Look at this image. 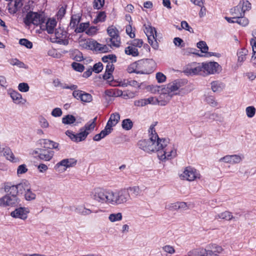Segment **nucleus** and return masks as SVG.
<instances>
[{
	"label": "nucleus",
	"mask_w": 256,
	"mask_h": 256,
	"mask_svg": "<svg viewBox=\"0 0 256 256\" xmlns=\"http://www.w3.org/2000/svg\"><path fill=\"white\" fill-rule=\"evenodd\" d=\"M107 32L110 38L106 39V42L111 48H118L120 45V38L118 30L114 26H109Z\"/></svg>",
	"instance_id": "obj_4"
},
{
	"label": "nucleus",
	"mask_w": 256,
	"mask_h": 256,
	"mask_svg": "<svg viewBox=\"0 0 256 256\" xmlns=\"http://www.w3.org/2000/svg\"><path fill=\"white\" fill-rule=\"evenodd\" d=\"M17 185L18 193L24 194L31 188L30 183L26 180H23Z\"/></svg>",
	"instance_id": "obj_29"
},
{
	"label": "nucleus",
	"mask_w": 256,
	"mask_h": 256,
	"mask_svg": "<svg viewBox=\"0 0 256 256\" xmlns=\"http://www.w3.org/2000/svg\"><path fill=\"white\" fill-rule=\"evenodd\" d=\"M151 138L147 140H142L138 142L139 148L148 153L154 152L153 146Z\"/></svg>",
	"instance_id": "obj_21"
},
{
	"label": "nucleus",
	"mask_w": 256,
	"mask_h": 256,
	"mask_svg": "<svg viewBox=\"0 0 256 256\" xmlns=\"http://www.w3.org/2000/svg\"><path fill=\"white\" fill-rule=\"evenodd\" d=\"M84 92V91L80 90H74L72 92V96L76 100H80L82 102Z\"/></svg>",
	"instance_id": "obj_62"
},
{
	"label": "nucleus",
	"mask_w": 256,
	"mask_h": 256,
	"mask_svg": "<svg viewBox=\"0 0 256 256\" xmlns=\"http://www.w3.org/2000/svg\"><path fill=\"white\" fill-rule=\"evenodd\" d=\"M204 249L206 251L204 254H203V256H219L218 254L215 253L214 250H212L208 246Z\"/></svg>",
	"instance_id": "obj_64"
},
{
	"label": "nucleus",
	"mask_w": 256,
	"mask_h": 256,
	"mask_svg": "<svg viewBox=\"0 0 256 256\" xmlns=\"http://www.w3.org/2000/svg\"><path fill=\"white\" fill-rule=\"evenodd\" d=\"M38 122L40 127L42 128H47L50 126L48 122L42 116H40L38 118Z\"/></svg>",
	"instance_id": "obj_50"
},
{
	"label": "nucleus",
	"mask_w": 256,
	"mask_h": 256,
	"mask_svg": "<svg viewBox=\"0 0 256 256\" xmlns=\"http://www.w3.org/2000/svg\"><path fill=\"white\" fill-rule=\"evenodd\" d=\"M92 100V96L87 92H84L82 98V102H90Z\"/></svg>",
	"instance_id": "obj_61"
},
{
	"label": "nucleus",
	"mask_w": 256,
	"mask_h": 256,
	"mask_svg": "<svg viewBox=\"0 0 256 256\" xmlns=\"http://www.w3.org/2000/svg\"><path fill=\"white\" fill-rule=\"evenodd\" d=\"M248 54V50L246 48H242L238 50L236 55L238 56L237 65L241 66L243 62L246 60V56Z\"/></svg>",
	"instance_id": "obj_25"
},
{
	"label": "nucleus",
	"mask_w": 256,
	"mask_h": 256,
	"mask_svg": "<svg viewBox=\"0 0 256 256\" xmlns=\"http://www.w3.org/2000/svg\"><path fill=\"white\" fill-rule=\"evenodd\" d=\"M231 12L234 16H236V18L242 17L244 16V12L242 10V8H240L238 4L236 6H235L233 9H232Z\"/></svg>",
	"instance_id": "obj_39"
},
{
	"label": "nucleus",
	"mask_w": 256,
	"mask_h": 256,
	"mask_svg": "<svg viewBox=\"0 0 256 256\" xmlns=\"http://www.w3.org/2000/svg\"><path fill=\"white\" fill-rule=\"evenodd\" d=\"M163 144L164 146L158 154V158L163 161L175 158L176 156V149L174 144L170 142L168 139L166 140Z\"/></svg>",
	"instance_id": "obj_2"
},
{
	"label": "nucleus",
	"mask_w": 256,
	"mask_h": 256,
	"mask_svg": "<svg viewBox=\"0 0 256 256\" xmlns=\"http://www.w3.org/2000/svg\"><path fill=\"white\" fill-rule=\"evenodd\" d=\"M162 250L164 252L167 254H172L175 253V250L174 248L170 245H165L162 247Z\"/></svg>",
	"instance_id": "obj_59"
},
{
	"label": "nucleus",
	"mask_w": 256,
	"mask_h": 256,
	"mask_svg": "<svg viewBox=\"0 0 256 256\" xmlns=\"http://www.w3.org/2000/svg\"><path fill=\"white\" fill-rule=\"evenodd\" d=\"M4 192L6 194L18 196V191L17 185L12 184H6L4 187Z\"/></svg>",
	"instance_id": "obj_30"
},
{
	"label": "nucleus",
	"mask_w": 256,
	"mask_h": 256,
	"mask_svg": "<svg viewBox=\"0 0 256 256\" xmlns=\"http://www.w3.org/2000/svg\"><path fill=\"white\" fill-rule=\"evenodd\" d=\"M96 120L97 117H95L86 124L84 127L81 128L88 136L94 130L96 126Z\"/></svg>",
	"instance_id": "obj_27"
},
{
	"label": "nucleus",
	"mask_w": 256,
	"mask_h": 256,
	"mask_svg": "<svg viewBox=\"0 0 256 256\" xmlns=\"http://www.w3.org/2000/svg\"><path fill=\"white\" fill-rule=\"evenodd\" d=\"M172 96L168 92H165L164 88L162 90V92L160 94L158 98L159 105L166 106L171 100Z\"/></svg>",
	"instance_id": "obj_24"
},
{
	"label": "nucleus",
	"mask_w": 256,
	"mask_h": 256,
	"mask_svg": "<svg viewBox=\"0 0 256 256\" xmlns=\"http://www.w3.org/2000/svg\"><path fill=\"white\" fill-rule=\"evenodd\" d=\"M234 19H236V23H238L242 26H248L249 23L248 20L247 18L244 17V16L242 17H236Z\"/></svg>",
	"instance_id": "obj_45"
},
{
	"label": "nucleus",
	"mask_w": 256,
	"mask_h": 256,
	"mask_svg": "<svg viewBox=\"0 0 256 256\" xmlns=\"http://www.w3.org/2000/svg\"><path fill=\"white\" fill-rule=\"evenodd\" d=\"M256 112V109L254 106H249L246 108V113L248 118H253Z\"/></svg>",
	"instance_id": "obj_46"
},
{
	"label": "nucleus",
	"mask_w": 256,
	"mask_h": 256,
	"mask_svg": "<svg viewBox=\"0 0 256 256\" xmlns=\"http://www.w3.org/2000/svg\"><path fill=\"white\" fill-rule=\"evenodd\" d=\"M18 90L22 92H28L30 90L28 84L26 82L20 83L18 86Z\"/></svg>",
	"instance_id": "obj_56"
},
{
	"label": "nucleus",
	"mask_w": 256,
	"mask_h": 256,
	"mask_svg": "<svg viewBox=\"0 0 256 256\" xmlns=\"http://www.w3.org/2000/svg\"><path fill=\"white\" fill-rule=\"evenodd\" d=\"M76 120V118L70 114H68L62 118V122L64 124H74Z\"/></svg>",
	"instance_id": "obj_41"
},
{
	"label": "nucleus",
	"mask_w": 256,
	"mask_h": 256,
	"mask_svg": "<svg viewBox=\"0 0 256 256\" xmlns=\"http://www.w3.org/2000/svg\"><path fill=\"white\" fill-rule=\"evenodd\" d=\"M24 198L26 200L31 201L36 198V194L32 190L31 188L24 194Z\"/></svg>",
	"instance_id": "obj_43"
},
{
	"label": "nucleus",
	"mask_w": 256,
	"mask_h": 256,
	"mask_svg": "<svg viewBox=\"0 0 256 256\" xmlns=\"http://www.w3.org/2000/svg\"><path fill=\"white\" fill-rule=\"evenodd\" d=\"M240 8L245 14L246 12L248 11L251 9V4L248 0H242L238 4Z\"/></svg>",
	"instance_id": "obj_40"
},
{
	"label": "nucleus",
	"mask_w": 256,
	"mask_h": 256,
	"mask_svg": "<svg viewBox=\"0 0 256 256\" xmlns=\"http://www.w3.org/2000/svg\"><path fill=\"white\" fill-rule=\"evenodd\" d=\"M172 207L175 210L181 209L186 210L188 209V206L186 203L184 202H178L172 204Z\"/></svg>",
	"instance_id": "obj_47"
},
{
	"label": "nucleus",
	"mask_w": 256,
	"mask_h": 256,
	"mask_svg": "<svg viewBox=\"0 0 256 256\" xmlns=\"http://www.w3.org/2000/svg\"><path fill=\"white\" fill-rule=\"evenodd\" d=\"M110 130H109L105 126L104 128L102 130L100 133L96 134L93 137V140L96 142H99L102 138H104L106 136L111 133Z\"/></svg>",
	"instance_id": "obj_34"
},
{
	"label": "nucleus",
	"mask_w": 256,
	"mask_h": 256,
	"mask_svg": "<svg viewBox=\"0 0 256 256\" xmlns=\"http://www.w3.org/2000/svg\"><path fill=\"white\" fill-rule=\"evenodd\" d=\"M206 250L203 248H198L190 250L188 252V256H203Z\"/></svg>",
	"instance_id": "obj_37"
},
{
	"label": "nucleus",
	"mask_w": 256,
	"mask_h": 256,
	"mask_svg": "<svg viewBox=\"0 0 256 256\" xmlns=\"http://www.w3.org/2000/svg\"><path fill=\"white\" fill-rule=\"evenodd\" d=\"M185 72L190 75H201L203 76L202 62L190 64L186 67Z\"/></svg>",
	"instance_id": "obj_18"
},
{
	"label": "nucleus",
	"mask_w": 256,
	"mask_h": 256,
	"mask_svg": "<svg viewBox=\"0 0 256 256\" xmlns=\"http://www.w3.org/2000/svg\"><path fill=\"white\" fill-rule=\"evenodd\" d=\"M205 102L211 106L215 107L218 106V102L216 100L214 96H207L206 97Z\"/></svg>",
	"instance_id": "obj_48"
},
{
	"label": "nucleus",
	"mask_w": 256,
	"mask_h": 256,
	"mask_svg": "<svg viewBox=\"0 0 256 256\" xmlns=\"http://www.w3.org/2000/svg\"><path fill=\"white\" fill-rule=\"evenodd\" d=\"M225 88L224 83L220 81H214L211 82V88L214 92H220Z\"/></svg>",
	"instance_id": "obj_33"
},
{
	"label": "nucleus",
	"mask_w": 256,
	"mask_h": 256,
	"mask_svg": "<svg viewBox=\"0 0 256 256\" xmlns=\"http://www.w3.org/2000/svg\"><path fill=\"white\" fill-rule=\"evenodd\" d=\"M30 212L28 208L26 207H20L16 208L10 212V216L14 218H19L22 220H26L28 218V215Z\"/></svg>",
	"instance_id": "obj_17"
},
{
	"label": "nucleus",
	"mask_w": 256,
	"mask_h": 256,
	"mask_svg": "<svg viewBox=\"0 0 256 256\" xmlns=\"http://www.w3.org/2000/svg\"><path fill=\"white\" fill-rule=\"evenodd\" d=\"M203 76L214 74L218 72L220 69V64L214 62H202Z\"/></svg>",
	"instance_id": "obj_10"
},
{
	"label": "nucleus",
	"mask_w": 256,
	"mask_h": 256,
	"mask_svg": "<svg viewBox=\"0 0 256 256\" xmlns=\"http://www.w3.org/2000/svg\"><path fill=\"white\" fill-rule=\"evenodd\" d=\"M152 144V146L154 149V152H156L157 155L158 156V152L161 150L162 146L164 144V142L166 140V138H156L154 137V138H151Z\"/></svg>",
	"instance_id": "obj_23"
},
{
	"label": "nucleus",
	"mask_w": 256,
	"mask_h": 256,
	"mask_svg": "<svg viewBox=\"0 0 256 256\" xmlns=\"http://www.w3.org/2000/svg\"><path fill=\"white\" fill-rule=\"evenodd\" d=\"M77 160L74 158L63 159L56 164L55 168L58 172H64L68 168L74 166Z\"/></svg>",
	"instance_id": "obj_13"
},
{
	"label": "nucleus",
	"mask_w": 256,
	"mask_h": 256,
	"mask_svg": "<svg viewBox=\"0 0 256 256\" xmlns=\"http://www.w3.org/2000/svg\"><path fill=\"white\" fill-rule=\"evenodd\" d=\"M182 86V83L180 80H176L168 84L164 88L165 92H168L170 95L174 96L179 94L180 89Z\"/></svg>",
	"instance_id": "obj_14"
},
{
	"label": "nucleus",
	"mask_w": 256,
	"mask_h": 256,
	"mask_svg": "<svg viewBox=\"0 0 256 256\" xmlns=\"http://www.w3.org/2000/svg\"><path fill=\"white\" fill-rule=\"evenodd\" d=\"M179 176L181 180L194 181L197 178H200V174L195 168L188 166L184 169Z\"/></svg>",
	"instance_id": "obj_9"
},
{
	"label": "nucleus",
	"mask_w": 256,
	"mask_h": 256,
	"mask_svg": "<svg viewBox=\"0 0 256 256\" xmlns=\"http://www.w3.org/2000/svg\"><path fill=\"white\" fill-rule=\"evenodd\" d=\"M65 134L71 140L76 143L85 140L88 136L86 134L81 128L78 133L75 134L72 130H68Z\"/></svg>",
	"instance_id": "obj_16"
},
{
	"label": "nucleus",
	"mask_w": 256,
	"mask_h": 256,
	"mask_svg": "<svg viewBox=\"0 0 256 256\" xmlns=\"http://www.w3.org/2000/svg\"><path fill=\"white\" fill-rule=\"evenodd\" d=\"M54 42L64 45L68 44V40L66 38L67 32L64 30V28L58 27V28L56 29L54 32Z\"/></svg>",
	"instance_id": "obj_15"
},
{
	"label": "nucleus",
	"mask_w": 256,
	"mask_h": 256,
	"mask_svg": "<svg viewBox=\"0 0 256 256\" xmlns=\"http://www.w3.org/2000/svg\"><path fill=\"white\" fill-rule=\"evenodd\" d=\"M130 200V195L124 188L112 190L113 206H118L127 203Z\"/></svg>",
	"instance_id": "obj_3"
},
{
	"label": "nucleus",
	"mask_w": 256,
	"mask_h": 256,
	"mask_svg": "<svg viewBox=\"0 0 256 256\" xmlns=\"http://www.w3.org/2000/svg\"><path fill=\"white\" fill-rule=\"evenodd\" d=\"M144 30L146 34L148 42L154 50L158 48V44L156 40V31L154 27H152L150 24L148 22L144 24Z\"/></svg>",
	"instance_id": "obj_5"
},
{
	"label": "nucleus",
	"mask_w": 256,
	"mask_h": 256,
	"mask_svg": "<svg viewBox=\"0 0 256 256\" xmlns=\"http://www.w3.org/2000/svg\"><path fill=\"white\" fill-rule=\"evenodd\" d=\"M19 44L28 48H32V43L27 39H20L19 41Z\"/></svg>",
	"instance_id": "obj_60"
},
{
	"label": "nucleus",
	"mask_w": 256,
	"mask_h": 256,
	"mask_svg": "<svg viewBox=\"0 0 256 256\" xmlns=\"http://www.w3.org/2000/svg\"><path fill=\"white\" fill-rule=\"evenodd\" d=\"M156 124H152L148 130L150 138H154V137H156V138H159L157 133L156 132V130L154 128Z\"/></svg>",
	"instance_id": "obj_57"
},
{
	"label": "nucleus",
	"mask_w": 256,
	"mask_h": 256,
	"mask_svg": "<svg viewBox=\"0 0 256 256\" xmlns=\"http://www.w3.org/2000/svg\"><path fill=\"white\" fill-rule=\"evenodd\" d=\"M56 21L54 18H49L46 23V30L48 34H53L56 25Z\"/></svg>",
	"instance_id": "obj_35"
},
{
	"label": "nucleus",
	"mask_w": 256,
	"mask_h": 256,
	"mask_svg": "<svg viewBox=\"0 0 256 256\" xmlns=\"http://www.w3.org/2000/svg\"><path fill=\"white\" fill-rule=\"evenodd\" d=\"M72 68L76 71L82 72L84 69V66L78 62H74L72 64Z\"/></svg>",
	"instance_id": "obj_63"
},
{
	"label": "nucleus",
	"mask_w": 256,
	"mask_h": 256,
	"mask_svg": "<svg viewBox=\"0 0 256 256\" xmlns=\"http://www.w3.org/2000/svg\"><path fill=\"white\" fill-rule=\"evenodd\" d=\"M122 219V212L112 213L108 215V220L111 222H120Z\"/></svg>",
	"instance_id": "obj_36"
},
{
	"label": "nucleus",
	"mask_w": 256,
	"mask_h": 256,
	"mask_svg": "<svg viewBox=\"0 0 256 256\" xmlns=\"http://www.w3.org/2000/svg\"><path fill=\"white\" fill-rule=\"evenodd\" d=\"M126 33L130 38H134L135 37L134 28L132 26V24H130L126 27Z\"/></svg>",
	"instance_id": "obj_55"
},
{
	"label": "nucleus",
	"mask_w": 256,
	"mask_h": 256,
	"mask_svg": "<svg viewBox=\"0 0 256 256\" xmlns=\"http://www.w3.org/2000/svg\"><path fill=\"white\" fill-rule=\"evenodd\" d=\"M10 4L12 6H14L15 10L14 11V12H15L18 8H20L22 6V0H12V1L11 2H10Z\"/></svg>",
	"instance_id": "obj_58"
},
{
	"label": "nucleus",
	"mask_w": 256,
	"mask_h": 256,
	"mask_svg": "<svg viewBox=\"0 0 256 256\" xmlns=\"http://www.w3.org/2000/svg\"><path fill=\"white\" fill-rule=\"evenodd\" d=\"M89 27V23L84 22L80 24L75 29V32L77 33H80L84 30Z\"/></svg>",
	"instance_id": "obj_53"
},
{
	"label": "nucleus",
	"mask_w": 256,
	"mask_h": 256,
	"mask_svg": "<svg viewBox=\"0 0 256 256\" xmlns=\"http://www.w3.org/2000/svg\"><path fill=\"white\" fill-rule=\"evenodd\" d=\"M102 60L104 62L107 64L110 62H115L116 61V57L114 54H108L104 56L102 58Z\"/></svg>",
	"instance_id": "obj_44"
},
{
	"label": "nucleus",
	"mask_w": 256,
	"mask_h": 256,
	"mask_svg": "<svg viewBox=\"0 0 256 256\" xmlns=\"http://www.w3.org/2000/svg\"><path fill=\"white\" fill-rule=\"evenodd\" d=\"M244 156L242 154H228L219 159L220 162H224L231 164H238L241 162L244 159Z\"/></svg>",
	"instance_id": "obj_12"
},
{
	"label": "nucleus",
	"mask_w": 256,
	"mask_h": 256,
	"mask_svg": "<svg viewBox=\"0 0 256 256\" xmlns=\"http://www.w3.org/2000/svg\"><path fill=\"white\" fill-rule=\"evenodd\" d=\"M196 46L198 48L200 49V51L202 53H206L208 50V46L206 42L204 41H200L197 43Z\"/></svg>",
	"instance_id": "obj_49"
},
{
	"label": "nucleus",
	"mask_w": 256,
	"mask_h": 256,
	"mask_svg": "<svg viewBox=\"0 0 256 256\" xmlns=\"http://www.w3.org/2000/svg\"><path fill=\"white\" fill-rule=\"evenodd\" d=\"M124 190H126L128 192L130 196L134 198L140 196L142 193V190L139 186H130L126 188H124Z\"/></svg>",
	"instance_id": "obj_31"
},
{
	"label": "nucleus",
	"mask_w": 256,
	"mask_h": 256,
	"mask_svg": "<svg viewBox=\"0 0 256 256\" xmlns=\"http://www.w3.org/2000/svg\"><path fill=\"white\" fill-rule=\"evenodd\" d=\"M3 155L6 158L12 162H17L19 161V159L16 158L11 149L8 147H6L2 150Z\"/></svg>",
	"instance_id": "obj_26"
},
{
	"label": "nucleus",
	"mask_w": 256,
	"mask_h": 256,
	"mask_svg": "<svg viewBox=\"0 0 256 256\" xmlns=\"http://www.w3.org/2000/svg\"><path fill=\"white\" fill-rule=\"evenodd\" d=\"M20 202L18 196L5 194L0 198V207L9 208L17 206Z\"/></svg>",
	"instance_id": "obj_7"
},
{
	"label": "nucleus",
	"mask_w": 256,
	"mask_h": 256,
	"mask_svg": "<svg viewBox=\"0 0 256 256\" xmlns=\"http://www.w3.org/2000/svg\"><path fill=\"white\" fill-rule=\"evenodd\" d=\"M7 92L12 99V102L16 104H24L26 102V100L22 98V94L16 90L9 88Z\"/></svg>",
	"instance_id": "obj_19"
},
{
	"label": "nucleus",
	"mask_w": 256,
	"mask_h": 256,
	"mask_svg": "<svg viewBox=\"0 0 256 256\" xmlns=\"http://www.w3.org/2000/svg\"><path fill=\"white\" fill-rule=\"evenodd\" d=\"M215 219H222L226 220H231L234 218L232 214V213L229 211H224V212L216 214L215 216Z\"/></svg>",
	"instance_id": "obj_32"
},
{
	"label": "nucleus",
	"mask_w": 256,
	"mask_h": 256,
	"mask_svg": "<svg viewBox=\"0 0 256 256\" xmlns=\"http://www.w3.org/2000/svg\"><path fill=\"white\" fill-rule=\"evenodd\" d=\"M122 126L123 129L128 130L132 128L133 122L130 119L126 118L122 120Z\"/></svg>",
	"instance_id": "obj_42"
},
{
	"label": "nucleus",
	"mask_w": 256,
	"mask_h": 256,
	"mask_svg": "<svg viewBox=\"0 0 256 256\" xmlns=\"http://www.w3.org/2000/svg\"><path fill=\"white\" fill-rule=\"evenodd\" d=\"M120 120V114L118 112H114L110 114L106 127L112 132V127L116 126Z\"/></svg>",
	"instance_id": "obj_22"
},
{
	"label": "nucleus",
	"mask_w": 256,
	"mask_h": 256,
	"mask_svg": "<svg viewBox=\"0 0 256 256\" xmlns=\"http://www.w3.org/2000/svg\"><path fill=\"white\" fill-rule=\"evenodd\" d=\"M80 46L86 50L106 52L108 51L109 48L106 45L102 44L93 40H88L80 42Z\"/></svg>",
	"instance_id": "obj_6"
},
{
	"label": "nucleus",
	"mask_w": 256,
	"mask_h": 256,
	"mask_svg": "<svg viewBox=\"0 0 256 256\" xmlns=\"http://www.w3.org/2000/svg\"><path fill=\"white\" fill-rule=\"evenodd\" d=\"M80 21V17L79 16L74 15L71 18V20L70 24V26L72 28H74L77 26Z\"/></svg>",
	"instance_id": "obj_52"
},
{
	"label": "nucleus",
	"mask_w": 256,
	"mask_h": 256,
	"mask_svg": "<svg viewBox=\"0 0 256 256\" xmlns=\"http://www.w3.org/2000/svg\"><path fill=\"white\" fill-rule=\"evenodd\" d=\"M44 18L42 14L35 12H29L24 18V22L27 26L31 24L38 26L44 22Z\"/></svg>",
	"instance_id": "obj_8"
},
{
	"label": "nucleus",
	"mask_w": 256,
	"mask_h": 256,
	"mask_svg": "<svg viewBox=\"0 0 256 256\" xmlns=\"http://www.w3.org/2000/svg\"><path fill=\"white\" fill-rule=\"evenodd\" d=\"M145 61L140 60L130 64L127 68L128 73H136L140 74H148L146 70L144 68L146 65Z\"/></svg>",
	"instance_id": "obj_11"
},
{
	"label": "nucleus",
	"mask_w": 256,
	"mask_h": 256,
	"mask_svg": "<svg viewBox=\"0 0 256 256\" xmlns=\"http://www.w3.org/2000/svg\"><path fill=\"white\" fill-rule=\"evenodd\" d=\"M28 171V168L26 165L25 164H22L18 167L16 174L18 176H20L21 175L26 174Z\"/></svg>",
	"instance_id": "obj_51"
},
{
	"label": "nucleus",
	"mask_w": 256,
	"mask_h": 256,
	"mask_svg": "<svg viewBox=\"0 0 256 256\" xmlns=\"http://www.w3.org/2000/svg\"><path fill=\"white\" fill-rule=\"evenodd\" d=\"M124 52L126 54L132 56H136L138 55V50L132 46H130L126 48Z\"/></svg>",
	"instance_id": "obj_38"
},
{
	"label": "nucleus",
	"mask_w": 256,
	"mask_h": 256,
	"mask_svg": "<svg viewBox=\"0 0 256 256\" xmlns=\"http://www.w3.org/2000/svg\"><path fill=\"white\" fill-rule=\"evenodd\" d=\"M40 152L39 158L44 161H50L54 156V152L52 150L42 149Z\"/></svg>",
	"instance_id": "obj_28"
},
{
	"label": "nucleus",
	"mask_w": 256,
	"mask_h": 256,
	"mask_svg": "<svg viewBox=\"0 0 256 256\" xmlns=\"http://www.w3.org/2000/svg\"><path fill=\"white\" fill-rule=\"evenodd\" d=\"M76 212L78 214L87 216L91 214H98L103 212L104 210L101 208H98L94 210H92L90 208H86L84 205H79L76 208Z\"/></svg>",
	"instance_id": "obj_20"
},
{
	"label": "nucleus",
	"mask_w": 256,
	"mask_h": 256,
	"mask_svg": "<svg viewBox=\"0 0 256 256\" xmlns=\"http://www.w3.org/2000/svg\"><path fill=\"white\" fill-rule=\"evenodd\" d=\"M8 62L11 65L16 66L18 68H24V64L17 58H11Z\"/></svg>",
	"instance_id": "obj_54"
},
{
	"label": "nucleus",
	"mask_w": 256,
	"mask_h": 256,
	"mask_svg": "<svg viewBox=\"0 0 256 256\" xmlns=\"http://www.w3.org/2000/svg\"><path fill=\"white\" fill-rule=\"evenodd\" d=\"M90 198L100 205L113 206L112 190L96 188L90 192Z\"/></svg>",
	"instance_id": "obj_1"
}]
</instances>
